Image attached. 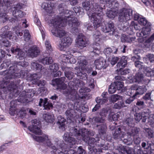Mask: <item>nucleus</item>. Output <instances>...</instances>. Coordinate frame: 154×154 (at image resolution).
Listing matches in <instances>:
<instances>
[{
	"label": "nucleus",
	"mask_w": 154,
	"mask_h": 154,
	"mask_svg": "<svg viewBox=\"0 0 154 154\" xmlns=\"http://www.w3.org/2000/svg\"><path fill=\"white\" fill-rule=\"evenodd\" d=\"M9 29V27L7 26H5L1 30L3 33L0 36L2 38H10L12 37V33L11 31L8 30Z\"/></svg>",
	"instance_id": "nucleus-24"
},
{
	"label": "nucleus",
	"mask_w": 154,
	"mask_h": 154,
	"mask_svg": "<svg viewBox=\"0 0 154 154\" xmlns=\"http://www.w3.org/2000/svg\"><path fill=\"white\" fill-rule=\"evenodd\" d=\"M134 65L136 67L138 68L139 69H142L144 67L143 63L138 61H135Z\"/></svg>",
	"instance_id": "nucleus-63"
},
{
	"label": "nucleus",
	"mask_w": 154,
	"mask_h": 154,
	"mask_svg": "<svg viewBox=\"0 0 154 154\" xmlns=\"http://www.w3.org/2000/svg\"><path fill=\"white\" fill-rule=\"evenodd\" d=\"M93 37L95 42L99 45L102 37L100 32L98 31H96L93 35Z\"/></svg>",
	"instance_id": "nucleus-37"
},
{
	"label": "nucleus",
	"mask_w": 154,
	"mask_h": 154,
	"mask_svg": "<svg viewBox=\"0 0 154 154\" xmlns=\"http://www.w3.org/2000/svg\"><path fill=\"white\" fill-rule=\"evenodd\" d=\"M144 72L147 76L148 77L151 76L153 75L154 68L151 69L149 67L146 68L144 71Z\"/></svg>",
	"instance_id": "nucleus-49"
},
{
	"label": "nucleus",
	"mask_w": 154,
	"mask_h": 154,
	"mask_svg": "<svg viewBox=\"0 0 154 154\" xmlns=\"http://www.w3.org/2000/svg\"><path fill=\"white\" fill-rule=\"evenodd\" d=\"M43 106L44 107V109L47 110L52 108L53 107L52 103L48 101L47 99H45V101L44 102V103L43 104Z\"/></svg>",
	"instance_id": "nucleus-45"
},
{
	"label": "nucleus",
	"mask_w": 154,
	"mask_h": 154,
	"mask_svg": "<svg viewBox=\"0 0 154 154\" xmlns=\"http://www.w3.org/2000/svg\"><path fill=\"white\" fill-rule=\"evenodd\" d=\"M115 8H110V9L107 10L106 14L108 17L113 19L117 15L118 11Z\"/></svg>",
	"instance_id": "nucleus-33"
},
{
	"label": "nucleus",
	"mask_w": 154,
	"mask_h": 154,
	"mask_svg": "<svg viewBox=\"0 0 154 154\" xmlns=\"http://www.w3.org/2000/svg\"><path fill=\"white\" fill-rule=\"evenodd\" d=\"M31 67L33 69L40 70L42 72V66L41 64L35 62H33L31 63Z\"/></svg>",
	"instance_id": "nucleus-40"
},
{
	"label": "nucleus",
	"mask_w": 154,
	"mask_h": 154,
	"mask_svg": "<svg viewBox=\"0 0 154 154\" xmlns=\"http://www.w3.org/2000/svg\"><path fill=\"white\" fill-rule=\"evenodd\" d=\"M58 121L57 124L59 129L63 131H64L66 129V127L65 125L66 120L61 116H60L57 117Z\"/></svg>",
	"instance_id": "nucleus-27"
},
{
	"label": "nucleus",
	"mask_w": 154,
	"mask_h": 154,
	"mask_svg": "<svg viewBox=\"0 0 154 154\" xmlns=\"http://www.w3.org/2000/svg\"><path fill=\"white\" fill-rule=\"evenodd\" d=\"M104 1L109 8H116L119 6V4L116 0H104Z\"/></svg>",
	"instance_id": "nucleus-32"
},
{
	"label": "nucleus",
	"mask_w": 154,
	"mask_h": 154,
	"mask_svg": "<svg viewBox=\"0 0 154 154\" xmlns=\"http://www.w3.org/2000/svg\"><path fill=\"white\" fill-rule=\"evenodd\" d=\"M84 85L83 82L79 80H77L75 83L73 81H70L68 83V86L69 89L68 90H77L78 89L77 87H81Z\"/></svg>",
	"instance_id": "nucleus-20"
},
{
	"label": "nucleus",
	"mask_w": 154,
	"mask_h": 154,
	"mask_svg": "<svg viewBox=\"0 0 154 154\" xmlns=\"http://www.w3.org/2000/svg\"><path fill=\"white\" fill-rule=\"evenodd\" d=\"M138 22L140 24L143 26L145 25L146 24L147 26V23H150L147 21L145 18L142 17L140 18L138 20Z\"/></svg>",
	"instance_id": "nucleus-53"
},
{
	"label": "nucleus",
	"mask_w": 154,
	"mask_h": 154,
	"mask_svg": "<svg viewBox=\"0 0 154 154\" xmlns=\"http://www.w3.org/2000/svg\"><path fill=\"white\" fill-rule=\"evenodd\" d=\"M73 10L77 16H82L85 14L83 9L80 7H75L73 8Z\"/></svg>",
	"instance_id": "nucleus-38"
},
{
	"label": "nucleus",
	"mask_w": 154,
	"mask_h": 154,
	"mask_svg": "<svg viewBox=\"0 0 154 154\" xmlns=\"http://www.w3.org/2000/svg\"><path fill=\"white\" fill-rule=\"evenodd\" d=\"M17 65H14L11 66L10 67L9 70L5 71L3 72V74L5 75L7 74V76L6 77L8 79L17 77L18 74L17 72L18 71V69L17 68Z\"/></svg>",
	"instance_id": "nucleus-14"
},
{
	"label": "nucleus",
	"mask_w": 154,
	"mask_h": 154,
	"mask_svg": "<svg viewBox=\"0 0 154 154\" xmlns=\"http://www.w3.org/2000/svg\"><path fill=\"white\" fill-rule=\"evenodd\" d=\"M149 111L147 109L144 110L139 113H136L134 115V119L136 122H139L140 120L142 122H145L146 119L149 117L148 122L149 124L152 127H154V115H151L149 117Z\"/></svg>",
	"instance_id": "nucleus-6"
},
{
	"label": "nucleus",
	"mask_w": 154,
	"mask_h": 154,
	"mask_svg": "<svg viewBox=\"0 0 154 154\" xmlns=\"http://www.w3.org/2000/svg\"><path fill=\"white\" fill-rule=\"evenodd\" d=\"M119 60V57H113L109 58L108 60L110 62V63L113 66Z\"/></svg>",
	"instance_id": "nucleus-58"
},
{
	"label": "nucleus",
	"mask_w": 154,
	"mask_h": 154,
	"mask_svg": "<svg viewBox=\"0 0 154 154\" xmlns=\"http://www.w3.org/2000/svg\"><path fill=\"white\" fill-rule=\"evenodd\" d=\"M97 126L98 128V132L100 134H103L105 133L107 128L105 124L97 125Z\"/></svg>",
	"instance_id": "nucleus-42"
},
{
	"label": "nucleus",
	"mask_w": 154,
	"mask_h": 154,
	"mask_svg": "<svg viewBox=\"0 0 154 154\" xmlns=\"http://www.w3.org/2000/svg\"><path fill=\"white\" fill-rule=\"evenodd\" d=\"M13 2V1L12 0H3L2 4V6H5L7 8L11 5Z\"/></svg>",
	"instance_id": "nucleus-51"
},
{
	"label": "nucleus",
	"mask_w": 154,
	"mask_h": 154,
	"mask_svg": "<svg viewBox=\"0 0 154 154\" xmlns=\"http://www.w3.org/2000/svg\"><path fill=\"white\" fill-rule=\"evenodd\" d=\"M35 93V91L32 89L26 90L23 92V94H25L23 97H22L19 99L21 103H26L28 102L29 100L26 98H31L34 96Z\"/></svg>",
	"instance_id": "nucleus-17"
},
{
	"label": "nucleus",
	"mask_w": 154,
	"mask_h": 154,
	"mask_svg": "<svg viewBox=\"0 0 154 154\" xmlns=\"http://www.w3.org/2000/svg\"><path fill=\"white\" fill-rule=\"evenodd\" d=\"M62 70L64 71L65 75L68 79H71L74 76V74L72 72L71 68L66 66H61Z\"/></svg>",
	"instance_id": "nucleus-26"
},
{
	"label": "nucleus",
	"mask_w": 154,
	"mask_h": 154,
	"mask_svg": "<svg viewBox=\"0 0 154 154\" xmlns=\"http://www.w3.org/2000/svg\"><path fill=\"white\" fill-rule=\"evenodd\" d=\"M124 123L130 127H133L134 125L133 119L131 118L127 119L124 122Z\"/></svg>",
	"instance_id": "nucleus-44"
},
{
	"label": "nucleus",
	"mask_w": 154,
	"mask_h": 154,
	"mask_svg": "<svg viewBox=\"0 0 154 154\" xmlns=\"http://www.w3.org/2000/svg\"><path fill=\"white\" fill-rule=\"evenodd\" d=\"M45 44L47 50L48 51V52H50L52 51V48L51 45L48 40H46L45 41Z\"/></svg>",
	"instance_id": "nucleus-62"
},
{
	"label": "nucleus",
	"mask_w": 154,
	"mask_h": 154,
	"mask_svg": "<svg viewBox=\"0 0 154 154\" xmlns=\"http://www.w3.org/2000/svg\"><path fill=\"white\" fill-rule=\"evenodd\" d=\"M50 69L53 72H56L59 69L58 65L57 63H54L49 66Z\"/></svg>",
	"instance_id": "nucleus-56"
},
{
	"label": "nucleus",
	"mask_w": 154,
	"mask_h": 154,
	"mask_svg": "<svg viewBox=\"0 0 154 154\" xmlns=\"http://www.w3.org/2000/svg\"><path fill=\"white\" fill-rule=\"evenodd\" d=\"M151 24L150 23H147V26L143 27L141 32L139 31L137 32L136 34L139 37H145L149 35L151 31Z\"/></svg>",
	"instance_id": "nucleus-18"
},
{
	"label": "nucleus",
	"mask_w": 154,
	"mask_h": 154,
	"mask_svg": "<svg viewBox=\"0 0 154 154\" xmlns=\"http://www.w3.org/2000/svg\"><path fill=\"white\" fill-rule=\"evenodd\" d=\"M140 131V129L139 128L133 127L130 128L128 131L127 132V133L129 136L134 137L138 136L139 133Z\"/></svg>",
	"instance_id": "nucleus-31"
},
{
	"label": "nucleus",
	"mask_w": 154,
	"mask_h": 154,
	"mask_svg": "<svg viewBox=\"0 0 154 154\" xmlns=\"http://www.w3.org/2000/svg\"><path fill=\"white\" fill-rule=\"evenodd\" d=\"M11 51L12 53L16 55V57L20 60H22L25 57V53L19 48H12Z\"/></svg>",
	"instance_id": "nucleus-22"
},
{
	"label": "nucleus",
	"mask_w": 154,
	"mask_h": 154,
	"mask_svg": "<svg viewBox=\"0 0 154 154\" xmlns=\"http://www.w3.org/2000/svg\"><path fill=\"white\" fill-rule=\"evenodd\" d=\"M71 57V54H63L61 55V57L62 59L63 62L68 63V61L69 60L70 57Z\"/></svg>",
	"instance_id": "nucleus-59"
},
{
	"label": "nucleus",
	"mask_w": 154,
	"mask_h": 154,
	"mask_svg": "<svg viewBox=\"0 0 154 154\" xmlns=\"http://www.w3.org/2000/svg\"><path fill=\"white\" fill-rule=\"evenodd\" d=\"M121 97L120 96L117 94H114L111 96L110 100L112 102L114 103L119 99Z\"/></svg>",
	"instance_id": "nucleus-61"
},
{
	"label": "nucleus",
	"mask_w": 154,
	"mask_h": 154,
	"mask_svg": "<svg viewBox=\"0 0 154 154\" xmlns=\"http://www.w3.org/2000/svg\"><path fill=\"white\" fill-rule=\"evenodd\" d=\"M74 136L70 135V132L69 133H65L63 136V140L68 142V147L72 148V146L75 144L76 141L72 136ZM66 146V144L61 142L57 140L56 141L54 145L52 146L53 150L51 152L52 154H76V152L72 149H69L65 148Z\"/></svg>",
	"instance_id": "nucleus-2"
},
{
	"label": "nucleus",
	"mask_w": 154,
	"mask_h": 154,
	"mask_svg": "<svg viewBox=\"0 0 154 154\" xmlns=\"http://www.w3.org/2000/svg\"><path fill=\"white\" fill-rule=\"evenodd\" d=\"M95 100L97 103L102 105L107 102L108 98H100L99 97H97L96 98Z\"/></svg>",
	"instance_id": "nucleus-47"
},
{
	"label": "nucleus",
	"mask_w": 154,
	"mask_h": 154,
	"mask_svg": "<svg viewBox=\"0 0 154 154\" xmlns=\"http://www.w3.org/2000/svg\"><path fill=\"white\" fill-rule=\"evenodd\" d=\"M115 51L113 53L115 54H117L118 49L115 47H113L112 48H109L105 49L104 51L106 54H109L113 51Z\"/></svg>",
	"instance_id": "nucleus-48"
},
{
	"label": "nucleus",
	"mask_w": 154,
	"mask_h": 154,
	"mask_svg": "<svg viewBox=\"0 0 154 154\" xmlns=\"http://www.w3.org/2000/svg\"><path fill=\"white\" fill-rule=\"evenodd\" d=\"M94 64L96 68L99 69L102 68L105 69L107 66L106 60L103 57L96 60L94 61Z\"/></svg>",
	"instance_id": "nucleus-21"
},
{
	"label": "nucleus",
	"mask_w": 154,
	"mask_h": 154,
	"mask_svg": "<svg viewBox=\"0 0 154 154\" xmlns=\"http://www.w3.org/2000/svg\"><path fill=\"white\" fill-rule=\"evenodd\" d=\"M7 88L9 91H10L11 92V93L12 94H14V93H15V94L16 93H17L16 94H17L18 91L17 89V87L14 83H11L10 85L8 86Z\"/></svg>",
	"instance_id": "nucleus-34"
},
{
	"label": "nucleus",
	"mask_w": 154,
	"mask_h": 154,
	"mask_svg": "<svg viewBox=\"0 0 154 154\" xmlns=\"http://www.w3.org/2000/svg\"><path fill=\"white\" fill-rule=\"evenodd\" d=\"M113 138L115 139H119L122 140L125 143H127L129 139L126 138V136L120 127L116 128L115 131L112 132Z\"/></svg>",
	"instance_id": "nucleus-11"
},
{
	"label": "nucleus",
	"mask_w": 154,
	"mask_h": 154,
	"mask_svg": "<svg viewBox=\"0 0 154 154\" xmlns=\"http://www.w3.org/2000/svg\"><path fill=\"white\" fill-rule=\"evenodd\" d=\"M40 53V51L37 47L33 46L30 48L28 50L27 54L32 57H36Z\"/></svg>",
	"instance_id": "nucleus-23"
},
{
	"label": "nucleus",
	"mask_w": 154,
	"mask_h": 154,
	"mask_svg": "<svg viewBox=\"0 0 154 154\" xmlns=\"http://www.w3.org/2000/svg\"><path fill=\"white\" fill-rule=\"evenodd\" d=\"M110 110H108L107 109H103L100 112V115L103 118L104 117H106L108 112L109 111L110 112Z\"/></svg>",
	"instance_id": "nucleus-60"
},
{
	"label": "nucleus",
	"mask_w": 154,
	"mask_h": 154,
	"mask_svg": "<svg viewBox=\"0 0 154 154\" xmlns=\"http://www.w3.org/2000/svg\"><path fill=\"white\" fill-rule=\"evenodd\" d=\"M13 14L17 20L22 17L24 15L23 12L21 11H13Z\"/></svg>",
	"instance_id": "nucleus-43"
},
{
	"label": "nucleus",
	"mask_w": 154,
	"mask_h": 154,
	"mask_svg": "<svg viewBox=\"0 0 154 154\" xmlns=\"http://www.w3.org/2000/svg\"><path fill=\"white\" fill-rule=\"evenodd\" d=\"M132 10L131 9H122L119 13V20L120 22H126L132 18Z\"/></svg>",
	"instance_id": "nucleus-7"
},
{
	"label": "nucleus",
	"mask_w": 154,
	"mask_h": 154,
	"mask_svg": "<svg viewBox=\"0 0 154 154\" xmlns=\"http://www.w3.org/2000/svg\"><path fill=\"white\" fill-rule=\"evenodd\" d=\"M76 90H65L63 91V93L66 96L72 100L78 99L79 98V95L77 94Z\"/></svg>",
	"instance_id": "nucleus-19"
},
{
	"label": "nucleus",
	"mask_w": 154,
	"mask_h": 154,
	"mask_svg": "<svg viewBox=\"0 0 154 154\" xmlns=\"http://www.w3.org/2000/svg\"><path fill=\"white\" fill-rule=\"evenodd\" d=\"M147 90L146 86L144 85L139 86L137 88H136L133 86L131 87V89L130 90L131 91V94L132 95L134 91H135L134 94V97H137L138 95H142Z\"/></svg>",
	"instance_id": "nucleus-16"
},
{
	"label": "nucleus",
	"mask_w": 154,
	"mask_h": 154,
	"mask_svg": "<svg viewBox=\"0 0 154 154\" xmlns=\"http://www.w3.org/2000/svg\"><path fill=\"white\" fill-rule=\"evenodd\" d=\"M39 62L44 65H48L52 63L53 60L51 57H46L40 60Z\"/></svg>",
	"instance_id": "nucleus-36"
},
{
	"label": "nucleus",
	"mask_w": 154,
	"mask_h": 154,
	"mask_svg": "<svg viewBox=\"0 0 154 154\" xmlns=\"http://www.w3.org/2000/svg\"><path fill=\"white\" fill-rule=\"evenodd\" d=\"M133 82L138 84H143L145 81L143 74L138 72L136 74L133 79Z\"/></svg>",
	"instance_id": "nucleus-25"
},
{
	"label": "nucleus",
	"mask_w": 154,
	"mask_h": 154,
	"mask_svg": "<svg viewBox=\"0 0 154 154\" xmlns=\"http://www.w3.org/2000/svg\"><path fill=\"white\" fill-rule=\"evenodd\" d=\"M127 60L125 57H122L119 62L116 65L117 68H119V69H117L116 70L117 73L119 75H125L130 72V70L128 69H125L124 70L122 68L125 67L127 64Z\"/></svg>",
	"instance_id": "nucleus-8"
},
{
	"label": "nucleus",
	"mask_w": 154,
	"mask_h": 154,
	"mask_svg": "<svg viewBox=\"0 0 154 154\" xmlns=\"http://www.w3.org/2000/svg\"><path fill=\"white\" fill-rule=\"evenodd\" d=\"M114 24L111 22L107 23L103 22V24L101 26V29L102 31L105 33L110 32V34H114Z\"/></svg>",
	"instance_id": "nucleus-15"
},
{
	"label": "nucleus",
	"mask_w": 154,
	"mask_h": 154,
	"mask_svg": "<svg viewBox=\"0 0 154 154\" xmlns=\"http://www.w3.org/2000/svg\"><path fill=\"white\" fill-rule=\"evenodd\" d=\"M70 135L71 134L72 135H74L78 139L80 140L82 139L84 141L88 143L89 146L88 149L89 150V154H96L97 150L96 147L97 146L101 147L103 145V144H99L98 138L89 137L87 135H85V134L82 130L78 131L77 128L72 127L70 129Z\"/></svg>",
	"instance_id": "nucleus-3"
},
{
	"label": "nucleus",
	"mask_w": 154,
	"mask_h": 154,
	"mask_svg": "<svg viewBox=\"0 0 154 154\" xmlns=\"http://www.w3.org/2000/svg\"><path fill=\"white\" fill-rule=\"evenodd\" d=\"M37 94L40 95L44 96L47 94V89L45 87H42L38 89Z\"/></svg>",
	"instance_id": "nucleus-50"
},
{
	"label": "nucleus",
	"mask_w": 154,
	"mask_h": 154,
	"mask_svg": "<svg viewBox=\"0 0 154 154\" xmlns=\"http://www.w3.org/2000/svg\"><path fill=\"white\" fill-rule=\"evenodd\" d=\"M41 77V73L39 72L32 74L31 75V77L32 79V83L35 84L37 82L36 81H38Z\"/></svg>",
	"instance_id": "nucleus-41"
},
{
	"label": "nucleus",
	"mask_w": 154,
	"mask_h": 154,
	"mask_svg": "<svg viewBox=\"0 0 154 154\" xmlns=\"http://www.w3.org/2000/svg\"><path fill=\"white\" fill-rule=\"evenodd\" d=\"M75 45L80 49H83L89 44V41L82 34H79L75 40Z\"/></svg>",
	"instance_id": "nucleus-10"
},
{
	"label": "nucleus",
	"mask_w": 154,
	"mask_h": 154,
	"mask_svg": "<svg viewBox=\"0 0 154 154\" xmlns=\"http://www.w3.org/2000/svg\"><path fill=\"white\" fill-rule=\"evenodd\" d=\"M66 78L65 77H61L56 79L54 82L56 83L58 87L62 90H65L66 88V85L63 82Z\"/></svg>",
	"instance_id": "nucleus-28"
},
{
	"label": "nucleus",
	"mask_w": 154,
	"mask_h": 154,
	"mask_svg": "<svg viewBox=\"0 0 154 154\" xmlns=\"http://www.w3.org/2000/svg\"><path fill=\"white\" fill-rule=\"evenodd\" d=\"M32 137L36 141L42 143L45 146H50L52 145L50 137L47 135L44 134L40 136L33 135Z\"/></svg>",
	"instance_id": "nucleus-12"
},
{
	"label": "nucleus",
	"mask_w": 154,
	"mask_h": 154,
	"mask_svg": "<svg viewBox=\"0 0 154 154\" xmlns=\"http://www.w3.org/2000/svg\"><path fill=\"white\" fill-rule=\"evenodd\" d=\"M42 8L46 11L48 13H51L54 8V5L51 3H43L42 5Z\"/></svg>",
	"instance_id": "nucleus-29"
},
{
	"label": "nucleus",
	"mask_w": 154,
	"mask_h": 154,
	"mask_svg": "<svg viewBox=\"0 0 154 154\" xmlns=\"http://www.w3.org/2000/svg\"><path fill=\"white\" fill-rule=\"evenodd\" d=\"M102 8L96 4L94 6L92 12H89L88 14L91 21L93 22L94 28L96 29L97 28L101 26L103 24L102 21L104 15L102 11Z\"/></svg>",
	"instance_id": "nucleus-4"
},
{
	"label": "nucleus",
	"mask_w": 154,
	"mask_h": 154,
	"mask_svg": "<svg viewBox=\"0 0 154 154\" xmlns=\"http://www.w3.org/2000/svg\"><path fill=\"white\" fill-rule=\"evenodd\" d=\"M125 106V105L124 102L121 100L115 103L114 105V108L116 109H119Z\"/></svg>",
	"instance_id": "nucleus-46"
},
{
	"label": "nucleus",
	"mask_w": 154,
	"mask_h": 154,
	"mask_svg": "<svg viewBox=\"0 0 154 154\" xmlns=\"http://www.w3.org/2000/svg\"><path fill=\"white\" fill-rule=\"evenodd\" d=\"M30 37V35L28 30L26 29L24 31V38L25 41H28Z\"/></svg>",
	"instance_id": "nucleus-54"
},
{
	"label": "nucleus",
	"mask_w": 154,
	"mask_h": 154,
	"mask_svg": "<svg viewBox=\"0 0 154 154\" xmlns=\"http://www.w3.org/2000/svg\"><path fill=\"white\" fill-rule=\"evenodd\" d=\"M17 101L16 100H13L11 102L10 108L9 110V113L12 116L17 115L22 118H24L26 115L25 111L20 110L18 112V110L17 109Z\"/></svg>",
	"instance_id": "nucleus-9"
},
{
	"label": "nucleus",
	"mask_w": 154,
	"mask_h": 154,
	"mask_svg": "<svg viewBox=\"0 0 154 154\" xmlns=\"http://www.w3.org/2000/svg\"><path fill=\"white\" fill-rule=\"evenodd\" d=\"M88 63L84 57H79L78 58V64L79 67H75V69L76 70L75 74L80 79L84 71L88 73H90L92 71V68H89L87 66Z\"/></svg>",
	"instance_id": "nucleus-5"
},
{
	"label": "nucleus",
	"mask_w": 154,
	"mask_h": 154,
	"mask_svg": "<svg viewBox=\"0 0 154 154\" xmlns=\"http://www.w3.org/2000/svg\"><path fill=\"white\" fill-rule=\"evenodd\" d=\"M64 6H65L64 4L60 5L59 6V15L50 20V26L52 28L51 31L52 34L60 38L65 36L62 39L60 45V49L62 50L70 45L72 41L62 28L66 26L67 20L68 24L71 25V32L75 35L79 32L78 27L80 24V22L77 18L73 17L75 14L74 12L65 10Z\"/></svg>",
	"instance_id": "nucleus-1"
},
{
	"label": "nucleus",
	"mask_w": 154,
	"mask_h": 154,
	"mask_svg": "<svg viewBox=\"0 0 154 154\" xmlns=\"http://www.w3.org/2000/svg\"><path fill=\"white\" fill-rule=\"evenodd\" d=\"M115 83H112L109 88L108 91L110 94L115 93L116 90V88L115 86Z\"/></svg>",
	"instance_id": "nucleus-52"
},
{
	"label": "nucleus",
	"mask_w": 154,
	"mask_h": 154,
	"mask_svg": "<svg viewBox=\"0 0 154 154\" xmlns=\"http://www.w3.org/2000/svg\"><path fill=\"white\" fill-rule=\"evenodd\" d=\"M92 122L94 123H103L104 122V119L103 117L100 118L99 117H94L92 119Z\"/></svg>",
	"instance_id": "nucleus-55"
},
{
	"label": "nucleus",
	"mask_w": 154,
	"mask_h": 154,
	"mask_svg": "<svg viewBox=\"0 0 154 154\" xmlns=\"http://www.w3.org/2000/svg\"><path fill=\"white\" fill-rule=\"evenodd\" d=\"M43 118L47 122L52 123L54 121V116L51 115L49 113H46L43 114Z\"/></svg>",
	"instance_id": "nucleus-35"
},
{
	"label": "nucleus",
	"mask_w": 154,
	"mask_h": 154,
	"mask_svg": "<svg viewBox=\"0 0 154 154\" xmlns=\"http://www.w3.org/2000/svg\"><path fill=\"white\" fill-rule=\"evenodd\" d=\"M73 113L74 110L72 109L68 110L66 112L68 122L70 123V125H72L73 122Z\"/></svg>",
	"instance_id": "nucleus-30"
},
{
	"label": "nucleus",
	"mask_w": 154,
	"mask_h": 154,
	"mask_svg": "<svg viewBox=\"0 0 154 154\" xmlns=\"http://www.w3.org/2000/svg\"><path fill=\"white\" fill-rule=\"evenodd\" d=\"M8 16L5 13H0V20L3 23L8 20Z\"/></svg>",
	"instance_id": "nucleus-57"
},
{
	"label": "nucleus",
	"mask_w": 154,
	"mask_h": 154,
	"mask_svg": "<svg viewBox=\"0 0 154 154\" xmlns=\"http://www.w3.org/2000/svg\"><path fill=\"white\" fill-rule=\"evenodd\" d=\"M32 125L28 127L29 130L35 134H41V130H40V122L36 119L32 120Z\"/></svg>",
	"instance_id": "nucleus-13"
},
{
	"label": "nucleus",
	"mask_w": 154,
	"mask_h": 154,
	"mask_svg": "<svg viewBox=\"0 0 154 154\" xmlns=\"http://www.w3.org/2000/svg\"><path fill=\"white\" fill-rule=\"evenodd\" d=\"M119 117V115L117 113L115 114L112 110H110L108 116V119L111 121L117 120Z\"/></svg>",
	"instance_id": "nucleus-39"
},
{
	"label": "nucleus",
	"mask_w": 154,
	"mask_h": 154,
	"mask_svg": "<svg viewBox=\"0 0 154 154\" xmlns=\"http://www.w3.org/2000/svg\"><path fill=\"white\" fill-rule=\"evenodd\" d=\"M115 84V86L118 90H120L124 86V83L121 82H118Z\"/></svg>",
	"instance_id": "nucleus-64"
}]
</instances>
